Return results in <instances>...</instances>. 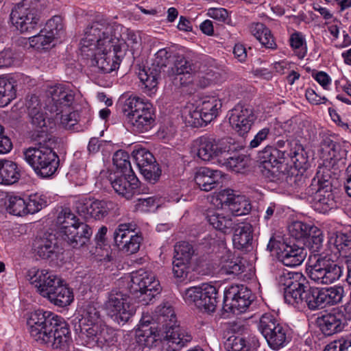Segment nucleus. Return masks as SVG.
I'll use <instances>...</instances> for the list:
<instances>
[{"mask_svg":"<svg viewBox=\"0 0 351 351\" xmlns=\"http://www.w3.org/2000/svg\"><path fill=\"white\" fill-rule=\"evenodd\" d=\"M117 29L107 19L97 16L84 29L80 42L82 55L105 73L119 68L123 58Z\"/></svg>","mask_w":351,"mask_h":351,"instance_id":"f257e3e1","label":"nucleus"},{"mask_svg":"<svg viewBox=\"0 0 351 351\" xmlns=\"http://www.w3.org/2000/svg\"><path fill=\"white\" fill-rule=\"evenodd\" d=\"M31 337L53 349L66 350L71 341L67 324L55 313L38 309L30 313L27 321Z\"/></svg>","mask_w":351,"mask_h":351,"instance_id":"f03ea898","label":"nucleus"},{"mask_svg":"<svg viewBox=\"0 0 351 351\" xmlns=\"http://www.w3.org/2000/svg\"><path fill=\"white\" fill-rule=\"evenodd\" d=\"M38 137L34 147L23 151L24 159L38 176L48 178L56 173L60 165L59 156L53 147L56 140L47 134Z\"/></svg>","mask_w":351,"mask_h":351,"instance_id":"7ed1b4c3","label":"nucleus"},{"mask_svg":"<svg viewBox=\"0 0 351 351\" xmlns=\"http://www.w3.org/2000/svg\"><path fill=\"white\" fill-rule=\"evenodd\" d=\"M80 318L75 324V330L86 344L112 341L113 331L104 324L100 311L92 302L84 304L79 310Z\"/></svg>","mask_w":351,"mask_h":351,"instance_id":"20e7f679","label":"nucleus"},{"mask_svg":"<svg viewBox=\"0 0 351 351\" xmlns=\"http://www.w3.org/2000/svg\"><path fill=\"white\" fill-rule=\"evenodd\" d=\"M155 313L158 326L154 328L158 330V337L160 331L165 333L164 339L167 351H178L191 341V334L176 324V316L171 305H160L157 307Z\"/></svg>","mask_w":351,"mask_h":351,"instance_id":"39448f33","label":"nucleus"},{"mask_svg":"<svg viewBox=\"0 0 351 351\" xmlns=\"http://www.w3.org/2000/svg\"><path fill=\"white\" fill-rule=\"evenodd\" d=\"M49 4V0H23L12 9L10 21L21 33L31 32L38 25L41 12Z\"/></svg>","mask_w":351,"mask_h":351,"instance_id":"423d86ee","label":"nucleus"},{"mask_svg":"<svg viewBox=\"0 0 351 351\" xmlns=\"http://www.w3.org/2000/svg\"><path fill=\"white\" fill-rule=\"evenodd\" d=\"M128 288L131 294L141 298L143 304H148L160 293L159 281L151 271L139 269L130 274Z\"/></svg>","mask_w":351,"mask_h":351,"instance_id":"0eeeda50","label":"nucleus"},{"mask_svg":"<svg viewBox=\"0 0 351 351\" xmlns=\"http://www.w3.org/2000/svg\"><path fill=\"white\" fill-rule=\"evenodd\" d=\"M315 261L309 266L308 275L318 285H329L338 280L343 274L341 266L327 256L315 255Z\"/></svg>","mask_w":351,"mask_h":351,"instance_id":"6e6552de","label":"nucleus"},{"mask_svg":"<svg viewBox=\"0 0 351 351\" xmlns=\"http://www.w3.org/2000/svg\"><path fill=\"white\" fill-rule=\"evenodd\" d=\"M276 281L278 286L284 291L285 302L293 306L308 285V281L302 272L285 269L279 272Z\"/></svg>","mask_w":351,"mask_h":351,"instance_id":"1a4fd4ad","label":"nucleus"},{"mask_svg":"<svg viewBox=\"0 0 351 351\" xmlns=\"http://www.w3.org/2000/svg\"><path fill=\"white\" fill-rule=\"evenodd\" d=\"M194 147L197 150V156L204 161H210L215 158L219 159L223 155L228 156L230 152L236 148L228 138L216 141L209 136H202L194 141Z\"/></svg>","mask_w":351,"mask_h":351,"instance_id":"9d476101","label":"nucleus"},{"mask_svg":"<svg viewBox=\"0 0 351 351\" xmlns=\"http://www.w3.org/2000/svg\"><path fill=\"white\" fill-rule=\"evenodd\" d=\"M105 306L108 314L119 324H125L135 313L129 296L119 290H112L109 293Z\"/></svg>","mask_w":351,"mask_h":351,"instance_id":"9b49d317","label":"nucleus"},{"mask_svg":"<svg viewBox=\"0 0 351 351\" xmlns=\"http://www.w3.org/2000/svg\"><path fill=\"white\" fill-rule=\"evenodd\" d=\"M252 300V291L247 287L232 285L224 291L223 309L227 313L238 315L245 312Z\"/></svg>","mask_w":351,"mask_h":351,"instance_id":"f8f14e48","label":"nucleus"},{"mask_svg":"<svg viewBox=\"0 0 351 351\" xmlns=\"http://www.w3.org/2000/svg\"><path fill=\"white\" fill-rule=\"evenodd\" d=\"M170 58L171 53L166 49H161L155 54L151 67H139L138 76L145 88L152 90L157 86L160 73L169 64Z\"/></svg>","mask_w":351,"mask_h":351,"instance_id":"ddd939ff","label":"nucleus"},{"mask_svg":"<svg viewBox=\"0 0 351 351\" xmlns=\"http://www.w3.org/2000/svg\"><path fill=\"white\" fill-rule=\"evenodd\" d=\"M117 204L110 200L80 199L75 204L77 213L85 219L100 220L104 219L112 211L114 210Z\"/></svg>","mask_w":351,"mask_h":351,"instance_id":"4468645a","label":"nucleus"},{"mask_svg":"<svg viewBox=\"0 0 351 351\" xmlns=\"http://www.w3.org/2000/svg\"><path fill=\"white\" fill-rule=\"evenodd\" d=\"M114 242L119 249L128 255L136 253L140 248L143 238L135 232L132 223H121L113 234Z\"/></svg>","mask_w":351,"mask_h":351,"instance_id":"2eb2a0df","label":"nucleus"},{"mask_svg":"<svg viewBox=\"0 0 351 351\" xmlns=\"http://www.w3.org/2000/svg\"><path fill=\"white\" fill-rule=\"evenodd\" d=\"M256 119L252 107L238 104L230 110L229 123L232 128L241 136L247 134Z\"/></svg>","mask_w":351,"mask_h":351,"instance_id":"dca6fc26","label":"nucleus"},{"mask_svg":"<svg viewBox=\"0 0 351 351\" xmlns=\"http://www.w3.org/2000/svg\"><path fill=\"white\" fill-rule=\"evenodd\" d=\"M27 279L43 297L47 298L62 280L53 271L32 269L28 271Z\"/></svg>","mask_w":351,"mask_h":351,"instance_id":"f3484780","label":"nucleus"},{"mask_svg":"<svg viewBox=\"0 0 351 351\" xmlns=\"http://www.w3.org/2000/svg\"><path fill=\"white\" fill-rule=\"evenodd\" d=\"M158 339V330L154 326H142L134 337L125 339L128 351H143L144 348L152 347Z\"/></svg>","mask_w":351,"mask_h":351,"instance_id":"a211bd4d","label":"nucleus"},{"mask_svg":"<svg viewBox=\"0 0 351 351\" xmlns=\"http://www.w3.org/2000/svg\"><path fill=\"white\" fill-rule=\"evenodd\" d=\"M61 250L55 235L50 233L36 237L33 243L34 253L43 259H57Z\"/></svg>","mask_w":351,"mask_h":351,"instance_id":"6ab92c4d","label":"nucleus"},{"mask_svg":"<svg viewBox=\"0 0 351 351\" xmlns=\"http://www.w3.org/2000/svg\"><path fill=\"white\" fill-rule=\"evenodd\" d=\"M51 99L47 108L51 113L66 112L74 101V94L71 90L62 85L56 86L49 91Z\"/></svg>","mask_w":351,"mask_h":351,"instance_id":"aec40b11","label":"nucleus"},{"mask_svg":"<svg viewBox=\"0 0 351 351\" xmlns=\"http://www.w3.org/2000/svg\"><path fill=\"white\" fill-rule=\"evenodd\" d=\"M110 181L114 191L119 195L131 199L138 192L139 182L134 173H119L110 176Z\"/></svg>","mask_w":351,"mask_h":351,"instance_id":"412c9836","label":"nucleus"},{"mask_svg":"<svg viewBox=\"0 0 351 351\" xmlns=\"http://www.w3.org/2000/svg\"><path fill=\"white\" fill-rule=\"evenodd\" d=\"M222 178L220 171L202 167L196 171L194 181L202 191L208 192L220 185Z\"/></svg>","mask_w":351,"mask_h":351,"instance_id":"4be33fe9","label":"nucleus"},{"mask_svg":"<svg viewBox=\"0 0 351 351\" xmlns=\"http://www.w3.org/2000/svg\"><path fill=\"white\" fill-rule=\"evenodd\" d=\"M323 300L322 288L310 287L308 285L293 306L300 310L306 307L312 311L322 309L324 308Z\"/></svg>","mask_w":351,"mask_h":351,"instance_id":"5701e85b","label":"nucleus"},{"mask_svg":"<svg viewBox=\"0 0 351 351\" xmlns=\"http://www.w3.org/2000/svg\"><path fill=\"white\" fill-rule=\"evenodd\" d=\"M320 330L325 336H331L342 331L346 323L342 319V314L335 308L330 313L323 315L318 319Z\"/></svg>","mask_w":351,"mask_h":351,"instance_id":"b1692460","label":"nucleus"},{"mask_svg":"<svg viewBox=\"0 0 351 351\" xmlns=\"http://www.w3.org/2000/svg\"><path fill=\"white\" fill-rule=\"evenodd\" d=\"M230 189L223 190L220 193L221 201L229 206L230 210L236 216L245 215L250 213L252 206L243 196H235Z\"/></svg>","mask_w":351,"mask_h":351,"instance_id":"393cba45","label":"nucleus"},{"mask_svg":"<svg viewBox=\"0 0 351 351\" xmlns=\"http://www.w3.org/2000/svg\"><path fill=\"white\" fill-rule=\"evenodd\" d=\"M232 242L235 248L248 250L253 241V227L248 222H241L234 226Z\"/></svg>","mask_w":351,"mask_h":351,"instance_id":"a878e982","label":"nucleus"},{"mask_svg":"<svg viewBox=\"0 0 351 351\" xmlns=\"http://www.w3.org/2000/svg\"><path fill=\"white\" fill-rule=\"evenodd\" d=\"M306 256V250L295 244L285 245L278 254V260L285 266L296 267L300 265Z\"/></svg>","mask_w":351,"mask_h":351,"instance_id":"bb28decb","label":"nucleus"},{"mask_svg":"<svg viewBox=\"0 0 351 351\" xmlns=\"http://www.w3.org/2000/svg\"><path fill=\"white\" fill-rule=\"evenodd\" d=\"M313 196V206L320 213H326L337 207L335 195L332 189L316 188Z\"/></svg>","mask_w":351,"mask_h":351,"instance_id":"cd10ccee","label":"nucleus"},{"mask_svg":"<svg viewBox=\"0 0 351 351\" xmlns=\"http://www.w3.org/2000/svg\"><path fill=\"white\" fill-rule=\"evenodd\" d=\"M93 234L91 228L81 223L76 228H72L71 232L63 238L72 247L80 248L86 245Z\"/></svg>","mask_w":351,"mask_h":351,"instance_id":"c85d7f7f","label":"nucleus"},{"mask_svg":"<svg viewBox=\"0 0 351 351\" xmlns=\"http://www.w3.org/2000/svg\"><path fill=\"white\" fill-rule=\"evenodd\" d=\"M288 145H290L289 157L295 167L298 170H306L309 167L308 156L304 147L296 139H293Z\"/></svg>","mask_w":351,"mask_h":351,"instance_id":"c756f323","label":"nucleus"},{"mask_svg":"<svg viewBox=\"0 0 351 351\" xmlns=\"http://www.w3.org/2000/svg\"><path fill=\"white\" fill-rule=\"evenodd\" d=\"M206 219L215 229L224 234L230 233L235 225V221L230 217L225 216L223 214L214 210L207 212Z\"/></svg>","mask_w":351,"mask_h":351,"instance_id":"7c9ffc66","label":"nucleus"},{"mask_svg":"<svg viewBox=\"0 0 351 351\" xmlns=\"http://www.w3.org/2000/svg\"><path fill=\"white\" fill-rule=\"evenodd\" d=\"M16 82L8 75L0 76V106L9 104L16 95Z\"/></svg>","mask_w":351,"mask_h":351,"instance_id":"2f4dec72","label":"nucleus"},{"mask_svg":"<svg viewBox=\"0 0 351 351\" xmlns=\"http://www.w3.org/2000/svg\"><path fill=\"white\" fill-rule=\"evenodd\" d=\"M331 171L326 166H321L319 167L315 177H314L310 186L306 189L308 195H313L315 189L319 188L325 189H332L331 182Z\"/></svg>","mask_w":351,"mask_h":351,"instance_id":"473e14b6","label":"nucleus"},{"mask_svg":"<svg viewBox=\"0 0 351 351\" xmlns=\"http://www.w3.org/2000/svg\"><path fill=\"white\" fill-rule=\"evenodd\" d=\"M199 290L202 291H199L201 295L198 299L205 303L202 309L200 310L208 313L214 312L217 303L218 291L217 288L210 284L204 283L199 286Z\"/></svg>","mask_w":351,"mask_h":351,"instance_id":"72a5a7b5","label":"nucleus"},{"mask_svg":"<svg viewBox=\"0 0 351 351\" xmlns=\"http://www.w3.org/2000/svg\"><path fill=\"white\" fill-rule=\"evenodd\" d=\"M78 221L75 214L69 208L62 209L58 214L56 219V223L62 238L71 232L72 228H76L77 226L82 223Z\"/></svg>","mask_w":351,"mask_h":351,"instance_id":"f704fd0d","label":"nucleus"},{"mask_svg":"<svg viewBox=\"0 0 351 351\" xmlns=\"http://www.w3.org/2000/svg\"><path fill=\"white\" fill-rule=\"evenodd\" d=\"M47 298L53 304L64 307L72 302L73 294L72 291L62 282L47 296Z\"/></svg>","mask_w":351,"mask_h":351,"instance_id":"c9c22d12","label":"nucleus"},{"mask_svg":"<svg viewBox=\"0 0 351 351\" xmlns=\"http://www.w3.org/2000/svg\"><path fill=\"white\" fill-rule=\"evenodd\" d=\"M222 107V102L215 97H208L204 99L202 104L198 106L202 110L203 117L206 123H210L215 119Z\"/></svg>","mask_w":351,"mask_h":351,"instance_id":"e433bc0d","label":"nucleus"},{"mask_svg":"<svg viewBox=\"0 0 351 351\" xmlns=\"http://www.w3.org/2000/svg\"><path fill=\"white\" fill-rule=\"evenodd\" d=\"M231 152L228 156L223 155L218 161L232 171L241 173L249 165L250 158L243 154H234L231 156Z\"/></svg>","mask_w":351,"mask_h":351,"instance_id":"4c0bfd02","label":"nucleus"},{"mask_svg":"<svg viewBox=\"0 0 351 351\" xmlns=\"http://www.w3.org/2000/svg\"><path fill=\"white\" fill-rule=\"evenodd\" d=\"M1 167L0 184L10 185L19 180L20 171L16 163L10 160H2Z\"/></svg>","mask_w":351,"mask_h":351,"instance_id":"58836bf2","label":"nucleus"},{"mask_svg":"<svg viewBox=\"0 0 351 351\" xmlns=\"http://www.w3.org/2000/svg\"><path fill=\"white\" fill-rule=\"evenodd\" d=\"M250 32L253 36L266 48L274 49L276 46L271 31L261 23H252Z\"/></svg>","mask_w":351,"mask_h":351,"instance_id":"ea45409f","label":"nucleus"},{"mask_svg":"<svg viewBox=\"0 0 351 351\" xmlns=\"http://www.w3.org/2000/svg\"><path fill=\"white\" fill-rule=\"evenodd\" d=\"M280 323L274 315L271 313H265L260 317L258 328L263 335L266 341H271V337L277 329V325H281Z\"/></svg>","mask_w":351,"mask_h":351,"instance_id":"a19ab883","label":"nucleus"},{"mask_svg":"<svg viewBox=\"0 0 351 351\" xmlns=\"http://www.w3.org/2000/svg\"><path fill=\"white\" fill-rule=\"evenodd\" d=\"M273 341H267L269 346L275 350L285 347L291 341V335L287 326L277 325V329L270 337Z\"/></svg>","mask_w":351,"mask_h":351,"instance_id":"79ce46f5","label":"nucleus"},{"mask_svg":"<svg viewBox=\"0 0 351 351\" xmlns=\"http://www.w3.org/2000/svg\"><path fill=\"white\" fill-rule=\"evenodd\" d=\"M155 118V116H152L148 112L143 117H130L127 122L133 131L143 133L149 130L154 125Z\"/></svg>","mask_w":351,"mask_h":351,"instance_id":"37998d69","label":"nucleus"},{"mask_svg":"<svg viewBox=\"0 0 351 351\" xmlns=\"http://www.w3.org/2000/svg\"><path fill=\"white\" fill-rule=\"evenodd\" d=\"M324 306H332L340 303L344 296V289L341 286L322 288Z\"/></svg>","mask_w":351,"mask_h":351,"instance_id":"c03bdc74","label":"nucleus"},{"mask_svg":"<svg viewBox=\"0 0 351 351\" xmlns=\"http://www.w3.org/2000/svg\"><path fill=\"white\" fill-rule=\"evenodd\" d=\"M316 226L304 223L300 221H293L289 226V232L291 237L296 240L305 241L313 232Z\"/></svg>","mask_w":351,"mask_h":351,"instance_id":"a18cd8bd","label":"nucleus"},{"mask_svg":"<svg viewBox=\"0 0 351 351\" xmlns=\"http://www.w3.org/2000/svg\"><path fill=\"white\" fill-rule=\"evenodd\" d=\"M225 348L228 351H254L250 340L242 336L232 335L225 342Z\"/></svg>","mask_w":351,"mask_h":351,"instance_id":"49530a36","label":"nucleus"},{"mask_svg":"<svg viewBox=\"0 0 351 351\" xmlns=\"http://www.w3.org/2000/svg\"><path fill=\"white\" fill-rule=\"evenodd\" d=\"M173 259L191 263L195 255V250L192 244L186 241H180L174 245Z\"/></svg>","mask_w":351,"mask_h":351,"instance_id":"de8ad7c7","label":"nucleus"},{"mask_svg":"<svg viewBox=\"0 0 351 351\" xmlns=\"http://www.w3.org/2000/svg\"><path fill=\"white\" fill-rule=\"evenodd\" d=\"M171 70L173 74L191 75L197 71V67L191 60L186 59L182 56H177Z\"/></svg>","mask_w":351,"mask_h":351,"instance_id":"09e8293b","label":"nucleus"},{"mask_svg":"<svg viewBox=\"0 0 351 351\" xmlns=\"http://www.w3.org/2000/svg\"><path fill=\"white\" fill-rule=\"evenodd\" d=\"M334 245L340 256L351 259V235L339 232L337 234Z\"/></svg>","mask_w":351,"mask_h":351,"instance_id":"8fccbe9b","label":"nucleus"},{"mask_svg":"<svg viewBox=\"0 0 351 351\" xmlns=\"http://www.w3.org/2000/svg\"><path fill=\"white\" fill-rule=\"evenodd\" d=\"M7 211L16 216L27 215L26 200L19 196H10L6 203Z\"/></svg>","mask_w":351,"mask_h":351,"instance_id":"3c124183","label":"nucleus"},{"mask_svg":"<svg viewBox=\"0 0 351 351\" xmlns=\"http://www.w3.org/2000/svg\"><path fill=\"white\" fill-rule=\"evenodd\" d=\"M132 158L138 169L144 168L147 165L156 163L153 154L145 148L134 149L132 152Z\"/></svg>","mask_w":351,"mask_h":351,"instance_id":"603ef678","label":"nucleus"},{"mask_svg":"<svg viewBox=\"0 0 351 351\" xmlns=\"http://www.w3.org/2000/svg\"><path fill=\"white\" fill-rule=\"evenodd\" d=\"M130 156L126 152L117 151L113 156V164L120 170L119 173H134L130 162Z\"/></svg>","mask_w":351,"mask_h":351,"instance_id":"864d4df0","label":"nucleus"},{"mask_svg":"<svg viewBox=\"0 0 351 351\" xmlns=\"http://www.w3.org/2000/svg\"><path fill=\"white\" fill-rule=\"evenodd\" d=\"M145 101L137 97L130 96L123 103L122 107V111L127 118V121L130 119V117H133V114L136 113L138 110H141L143 108V104Z\"/></svg>","mask_w":351,"mask_h":351,"instance_id":"5fc2aeb1","label":"nucleus"},{"mask_svg":"<svg viewBox=\"0 0 351 351\" xmlns=\"http://www.w3.org/2000/svg\"><path fill=\"white\" fill-rule=\"evenodd\" d=\"M52 117L56 121H60V124L66 130H73L77 124V114L74 112H70L69 109L66 112H60L58 114L53 113Z\"/></svg>","mask_w":351,"mask_h":351,"instance_id":"6e6d98bb","label":"nucleus"},{"mask_svg":"<svg viewBox=\"0 0 351 351\" xmlns=\"http://www.w3.org/2000/svg\"><path fill=\"white\" fill-rule=\"evenodd\" d=\"M54 39L49 36L44 29L29 38V45L37 49H47Z\"/></svg>","mask_w":351,"mask_h":351,"instance_id":"4d7b16f0","label":"nucleus"},{"mask_svg":"<svg viewBox=\"0 0 351 351\" xmlns=\"http://www.w3.org/2000/svg\"><path fill=\"white\" fill-rule=\"evenodd\" d=\"M26 204L27 214H34L47 206V202L43 195L33 194L26 200Z\"/></svg>","mask_w":351,"mask_h":351,"instance_id":"13d9d810","label":"nucleus"},{"mask_svg":"<svg viewBox=\"0 0 351 351\" xmlns=\"http://www.w3.org/2000/svg\"><path fill=\"white\" fill-rule=\"evenodd\" d=\"M291 47L295 50L296 56L299 59H302L306 53V49L304 46V38L300 32L293 33L289 38Z\"/></svg>","mask_w":351,"mask_h":351,"instance_id":"bf43d9fd","label":"nucleus"},{"mask_svg":"<svg viewBox=\"0 0 351 351\" xmlns=\"http://www.w3.org/2000/svg\"><path fill=\"white\" fill-rule=\"evenodd\" d=\"M184 117L186 123L191 127H202L208 123H206L204 117H203V113H202L200 108L189 110L188 113L185 114Z\"/></svg>","mask_w":351,"mask_h":351,"instance_id":"052dcab7","label":"nucleus"},{"mask_svg":"<svg viewBox=\"0 0 351 351\" xmlns=\"http://www.w3.org/2000/svg\"><path fill=\"white\" fill-rule=\"evenodd\" d=\"M312 252H319L323 246V236L320 230L315 227L313 232L305 240Z\"/></svg>","mask_w":351,"mask_h":351,"instance_id":"680f3d73","label":"nucleus"},{"mask_svg":"<svg viewBox=\"0 0 351 351\" xmlns=\"http://www.w3.org/2000/svg\"><path fill=\"white\" fill-rule=\"evenodd\" d=\"M121 40L119 39V43H121V50L125 55L126 47H134V45L138 44L141 41L140 36L134 31L129 29H125L121 35Z\"/></svg>","mask_w":351,"mask_h":351,"instance_id":"e2e57ef3","label":"nucleus"},{"mask_svg":"<svg viewBox=\"0 0 351 351\" xmlns=\"http://www.w3.org/2000/svg\"><path fill=\"white\" fill-rule=\"evenodd\" d=\"M201 291L199 286L191 287L186 289L183 295L184 301L189 304H194L199 309H202V306L205 305L202 300L198 299L200 297Z\"/></svg>","mask_w":351,"mask_h":351,"instance_id":"0e129e2a","label":"nucleus"},{"mask_svg":"<svg viewBox=\"0 0 351 351\" xmlns=\"http://www.w3.org/2000/svg\"><path fill=\"white\" fill-rule=\"evenodd\" d=\"M43 29L53 39L60 36L63 29L62 19L58 16L52 17L47 22Z\"/></svg>","mask_w":351,"mask_h":351,"instance_id":"69168bd1","label":"nucleus"},{"mask_svg":"<svg viewBox=\"0 0 351 351\" xmlns=\"http://www.w3.org/2000/svg\"><path fill=\"white\" fill-rule=\"evenodd\" d=\"M139 171L145 179L151 184L156 183L161 175V170L157 163L147 165L144 168L139 169Z\"/></svg>","mask_w":351,"mask_h":351,"instance_id":"338daca9","label":"nucleus"},{"mask_svg":"<svg viewBox=\"0 0 351 351\" xmlns=\"http://www.w3.org/2000/svg\"><path fill=\"white\" fill-rule=\"evenodd\" d=\"M191 263L182 261L173 258V274L175 278L185 279L191 269Z\"/></svg>","mask_w":351,"mask_h":351,"instance_id":"774afa93","label":"nucleus"}]
</instances>
